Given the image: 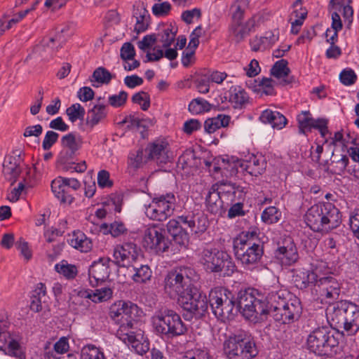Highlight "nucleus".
Here are the masks:
<instances>
[{
  "mask_svg": "<svg viewBox=\"0 0 359 359\" xmlns=\"http://www.w3.org/2000/svg\"><path fill=\"white\" fill-rule=\"evenodd\" d=\"M195 276L194 269L188 266L169 271L164 278V292L171 299H177L184 310L199 316L208 310V304L206 296L194 292Z\"/></svg>",
  "mask_w": 359,
  "mask_h": 359,
  "instance_id": "f257e3e1",
  "label": "nucleus"
},
{
  "mask_svg": "<svg viewBox=\"0 0 359 359\" xmlns=\"http://www.w3.org/2000/svg\"><path fill=\"white\" fill-rule=\"evenodd\" d=\"M266 299L268 301V313L282 324L293 323L302 313L300 300L287 289L278 285L268 290Z\"/></svg>",
  "mask_w": 359,
  "mask_h": 359,
  "instance_id": "f03ea898",
  "label": "nucleus"
},
{
  "mask_svg": "<svg viewBox=\"0 0 359 359\" xmlns=\"http://www.w3.org/2000/svg\"><path fill=\"white\" fill-rule=\"evenodd\" d=\"M304 221L314 232L328 233L341 222L339 210L331 203H318L308 209Z\"/></svg>",
  "mask_w": 359,
  "mask_h": 359,
  "instance_id": "7ed1b4c3",
  "label": "nucleus"
},
{
  "mask_svg": "<svg viewBox=\"0 0 359 359\" xmlns=\"http://www.w3.org/2000/svg\"><path fill=\"white\" fill-rule=\"evenodd\" d=\"M255 231L243 232L233 241V251L236 259L246 269H253L264 254L263 245L255 242Z\"/></svg>",
  "mask_w": 359,
  "mask_h": 359,
  "instance_id": "20e7f679",
  "label": "nucleus"
},
{
  "mask_svg": "<svg viewBox=\"0 0 359 359\" xmlns=\"http://www.w3.org/2000/svg\"><path fill=\"white\" fill-rule=\"evenodd\" d=\"M268 301L258 290L248 287L241 290L236 298L235 314L240 311L247 319L257 320L268 313Z\"/></svg>",
  "mask_w": 359,
  "mask_h": 359,
  "instance_id": "39448f33",
  "label": "nucleus"
},
{
  "mask_svg": "<svg viewBox=\"0 0 359 359\" xmlns=\"http://www.w3.org/2000/svg\"><path fill=\"white\" fill-rule=\"evenodd\" d=\"M61 144L62 149L58 154L57 163L62 170L71 172H84L87 169L86 161L75 163L74 159L78 151L82 148L83 139L82 136L72 132L62 137Z\"/></svg>",
  "mask_w": 359,
  "mask_h": 359,
  "instance_id": "423d86ee",
  "label": "nucleus"
},
{
  "mask_svg": "<svg viewBox=\"0 0 359 359\" xmlns=\"http://www.w3.org/2000/svg\"><path fill=\"white\" fill-rule=\"evenodd\" d=\"M205 222L203 217H196L194 214H189L170 219L166 226L173 241L180 246L185 247L189 240L187 229L194 233L204 232L206 229Z\"/></svg>",
  "mask_w": 359,
  "mask_h": 359,
  "instance_id": "0eeeda50",
  "label": "nucleus"
},
{
  "mask_svg": "<svg viewBox=\"0 0 359 359\" xmlns=\"http://www.w3.org/2000/svg\"><path fill=\"white\" fill-rule=\"evenodd\" d=\"M339 341L334 332L326 326L312 330L307 337L306 348L316 355L332 357L339 350Z\"/></svg>",
  "mask_w": 359,
  "mask_h": 359,
  "instance_id": "6e6552de",
  "label": "nucleus"
},
{
  "mask_svg": "<svg viewBox=\"0 0 359 359\" xmlns=\"http://www.w3.org/2000/svg\"><path fill=\"white\" fill-rule=\"evenodd\" d=\"M223 352L226 359H253L259 353L253 337L246 332L229 336L223 343Z\"/></svg>",
  "mask_w": 359,
  "mask_h": 359,
  "instance_id": "1a4fd4ad",
  "label": "nucleus"
},
{
  "mask_svg": "<svg viewBox=\"0 0 359 359\" xmlns=\"http://www.w3.org/2000/svg\"><path fill=\"white\" fill-rule=\"evenodd\" d=\"M200 263L205 271L222 273L231 276L236 269L231 257L225 251L215 248H206L200 255Z\"/></svg>",
  "mask_w": 359,
  "mask_h": 359,
  "instance_id": "9d476101",
  "label": "nucleus"
},
{
  "mask_svg": "<svg viewBox=\"0 0 359 359\" xmlns=\"http://www.w3.org/2000/svg\"><path fill=\"white\" fill-rule=\"evenodd\" d=\"M207 304H209L216 318L221 320L231 319L235 316V295L226 287H215L211 289Z\"/></svg>",
  "mask_w": 359,
  "mask_h": 359,
  "instance_id": "9b49d317",
  "label": "nucleus"
},
{
  "mask_svg": "<svg viewBox=\"0 0 359 359\" xmlns=\"http://www.w3.org/2000/svg\"><path fill=\"white\" fill-rule=\"evenodd\" d=\"M156 333L166 339H173L187 334L188 327L175 311L165 309L153 318Z\"/></svg>",
  "mask_w": 359,
  "mask_h": 359,
  "instance_id": "f8f14e48",
  "label": "nucleus"
},
{
  "mask_svg": "<svg viewBox=\"0 0 359 359\" xmlns=\"http://www.w3.org/2000/svg\"><path fill=\"white\" fill-rule=\"evenodd\" d=\"M139 323H120L116 332L118 338L130 346L139 355H143L149 350V340L144 332L138 327Z\"/></svg>",
  "mask_w": 359,
  "mask_h": 359,
  "instance_id": "ddd939ff",
  "label": "nucleus"
},
{
  "mask_svg": "<svg viewBox=\"0 0 359 359\" xmlns=\"http://www.w3.org/2000/svg\"><path fill=\"white\" fill-rule=\"evenodd\" d=\"M176 198L173 193L155 196L145 208L146 215L152 220L163 222L170 217L175 210Z\"/></svg>",
  "mask_w": 359,
  "mask_h": 359,
  "instance_id": "4468645a",
  "label": "nucleus"
},
{
  "mask_svg": "<svg viewBox=\"0 0 359 359\" xmlns=\"http://www.w3.org/2000/svg\"><path fill=\"white\" fill-rule=\"evenodd\" d=\"M143 246L156 254L167 252L171 244L165 234V229L158 224L149 225L144 231Z\"/></svg>",
  "mask_w": 359,
  "mask_h": 359,
  "instance_id": "2eb2a0df",
  "label": "nucleus"
},
{
  "mask_svg": "<svg viewBox=\"0 0 359 359\" xmlns=\"http://www.w3.org/2000/svg\"><path fill=\"white\" fill-rule=\"evenodd\" d=\"M144 312L136 304L130 301L120 300L115 302L110 308L109 316L121 323H139Z\"/></svg>",
  "mask_w": 359,
  "mask_h": 359,
  "instance_id": "dca6fc26",
  "label": "nucleus"
},
{
  "mask_svg": "<svg viewBox=\"0 0 359 359\" xmlns=\"http://www.w3.org/2000/svg\"><path fill=\"white\" fill-rule=\"evenodd\" d=\"M81 186L76 178L59 177L52 181L51 190L61 203L71 204L74 200L72 191H77Z\"/></svg>",
  "mask_w": 359,
  "mask_h": 359,
  "instance_id": "f3484780",
  "label": "nucleus"
},
{
  "mask_svg": "<svg viewBox=\"0 0 359 359\" xmlns=\"http://www.w3.org/2000/svg\"><path fill=\"white\" fill-rule=\"evenodd\" d=\"M275 258L282 266H290L299 259V253L293 239L290 236L283 238L278 243L274 252Z\"/></svg>",
  "mask_w": 359,
  "mask_h": 359,
  "instance_id": "a211bd4d",
  "label": "nucleus"
},
{
  "mask_svg": "<svg viewBox=\"0 0 359 359\" xmlns=\"http://www.w3.org/2000/svg\"><path fill=\"white\" fill-rule=\"evenodd\" d=\"M315 290L322 299L330 304L339 298L341 284L332 276H324L319 278Z\"/></svg>",
  "mask_w": 359,
  "mask_h": 359,
  "instance_id": "6ab92c4d",
  "label": "nucleus"
},
{
  "mask_svg": "<svg viewBox=\"0 0 359 359\" xmlns=\"http://www.w3.org/2000/svg\"><path fill=\"white\" fill-rule=\"evenodd\" d=\"M110 262L111 259L108 257H100L93 262L88 269L89 281L92 286L97 285L108 278Z\"/></svg>",
  "mask_w": 359,
  "mask_h": 359,
  "instance_id": "aec40b11",
  "label": "nucleus"
},
{
  "mask_svg": "<svg viewBox=\"0 0 359 359\" xmlns=\"http://www.w3.org/2000/svg\"><path fill=\"white\" fill-rule=\"evenodd\" d=\"M347 300L337 302L327 313V318L330 326L335 330L346 328Z\"/></svg>",
  "mask_w": 359,
  "mask_h": 359,
  "instance_id": "412c9836",
  "label": "nucleus"
},
{
  "mask_svg": "<svg viewBox=\"0 0 359 359\" xmlns=\"http://www.w3.org/2000/svg\"><path fill=\"white\" fill-rule=\"evenodd\" d=\"M235 166L237 170L240 168L242 172L257 177L266 170V162L263 156L252 155L248 160L238 161Z\"/></svg>",
  "mask_w": 359,
  "mask_h": 359,
  "instance_id": "4be33fe9",
  "label": "nucleus"
},
{
  "mask_svg": "<svg viewBox=\"0 0 359 359\" xmlns=\"http://www.w3.org/2000/svg\"><path fill=\"white\" fill-rule=\"evenodd\" d=\"M223 196H226V199L230 201L231 205L228 211V217L234 218L245 215L243 203L241 201L243 196V191L231 186L228 189L223 190Z\"/></svg>",
  "mask_w": 359,
  "mask_h": 359,
  "instance_id": "5701e85b",
  "label": "nucleus"
},
{
  "mask_svg": "<svg viewBox=\"0 0 359 359\" xmlns=\"http://www.w3.org/2000/svg\"><path fill=\"white\" fill-rule=\"evenodd\" d=\"M222 102L227 100L234 109H242L249 102V96L245 90L241 86L235 85L224 93V96H219Z\"/></svg>",
  "mask_w": 359,
  "mask_h": 359,
  "instance_id": "b1692460",
  "label": "nucleus"
},
{
  "mask_svg": "<svg viewBox=\"0 0 359 359\" xmlns=\"http://www.w3.org/2000/svg\"><path fill=\"white\" fill-rule=\"evenodd\" d=\"M22 158L20 155H9L6 156L3 163V172L6 180L13 185L21 173L20 164Z\"/></svg>",
  "mask_w": 359,
  "mask_h": 359,
  "instance_id": "393cba45",
  "label": "nucleus"
},
{
  "mask_svg": "<svg viewBox=\"0 0 359 359\" xmlns=\"http://www.w3.org/2000/svg\"><path fill=\"white\" fill-rule=\"evenodd\" d=\"M223 198H226V196H223V191H218L217 189L213 185L205 197L207 210L211 214L221 215L226 209L224 205Z\"/></svg>",
  "mask_w": 359,
  "mask_h": 359,
  "instance_id": "a878e982",
  "label": "nucleus"
},
{
  "mask_svg": "<svg viewBox=\"0 0 359 359\" xmlns=\"http://www.w3.org/2000/svg\"><path fill=\"white\" fill-rule=\"evenodd\" d=\"M318 279L315 271L306 269L295 270L292 276L295 286L300 290H304L309 286H314L316 288Z\"/></svg>",
  "mask_w": 359,
  "mask_h": 359,
  "instance_id": "bb28decb",
  "label": "nucleus"
},
{
  "mask_svg": "<svg viewBox=\"0 0 359 359\" xmlns=\"http://www.w3.org/2000/svg\"><path fill=\"white\" fill-rule=\"evenodd\" d=\"M324 166L327 170L334 175H341L346 170L348 172L349 158L346 154L332 153L330 162L325 161Z\"/></svg>",
  "mask_w": 359,
  "mask_h": 359,
  "instance_id": "cd10ccee",
  "label": "nucleus"
},
{
  "mask_svg": "<svg viewBox=\"0 0 359 359\" xmlns=\"http://www.w3.org/2000/svg\"><path fill=\"white\" fill-rule=\"evenodd\" d=\"M346 317L345 331L348 335L355 334L359 330V306L347 301Z\"/></svg>",
  "mask_w": 359,
  "mask_h": 359,
  "instance_id": "c85d7f7f",
  "label": "nucleus"
},
{
  "mask_svg": "<svg viewBox=\"0 0 359 359\" xmlns=\"http://www.w3.org/2000/svg\"><path fill=\"white\" fill-rule=\"evenodd\" d=\"M259 120L265 124H270L273 128L277 130L283 128L287 122V118L281 113L269 109L262 112Z\"/></svg>",
  "mask_w": 359,
  "mask_h": 359,
  "instance_id": "c756f323",
  "label": "nucleus"
},
{
  "mask_svg": "<svg viewBox=\"0 0 359 359\" xmlns=\"http://www.w3.org/2000/svg\"><path fill=\"white\" fill-rule=\"evenodd\" d=\"M168 144L165 141L156 140L149 144L147 147L149 158L154 159L160 163H166L168 159L167 147Z\"/></svg>",
  "mask_w": 359,
  "mask_h": 359,
  "instance_id": "7c9ffc66",
  "label": "nucleus"
},
{
  "mask_svg": "<svg viewBox=\"0 0 359 359\" xmlns=\"http://www.w3.org/2000/svg\"><path fill=\"white\" fill-rule=\"evenodd\" d=\"M133 15L136 19L134 30L137 34L145 32L149 27L150 15L142 4L134 6Z\"/></svg>",
  "mask_w": 359,
  "mask_h": 359,
  "instance_id": "2f4dec72",
  "label": "nucleus"
},
{
  "mask_svg": "<svg viewBox=\"0 0 359 359\" xmlns=\"http://www.w3.org/2000/svg\"><path fill=\"white\" fill-rule=\"evenodd\" d=\"M69 243L72 247L81 252H88L93 248L92 241L81 231H74Z\"/></svg>",
  "mask_w": 359,
  "mask_h": 359,
  "instance_id": "473e14b6",
  "label": "nucleus"
},
{
  "mask_svg": "<svg viewBox=\"0 0 359 359\" xmlns=\"http://www.w3.org/2000/svg\"><path fill=\"white\" fill-rule=\"evenodd\" d=\"M107 116V106L103 104L97 103L88 111L86 124L91 128H93L100 122L103 121Z\"/></svg>",
  "mask_w": 359,
  "mask_h": 359,
  "instance_id": "72a5a7b5",
  "label": "nucleus"
},
{
  "mask_svg": "<svg viewBox=\"0 0 359 359\" xmlns=\"http://www.w3.org/2000/svg\"><path fill=\"white\" fill-rule=\"evenodd\" d=\"M328 8L330 11H343V18L344 22H347V27L349 28L353 22V9L350 5H345L344 0H330Z\"/></svg>",
  "mask_w": 359,
  "mask_h": 359,
  "instance_id": "f704fd0d",
  "label": "nucleus"
},
{
  "mask_svg": "<svg viewBox=\"0 0 359 359\" xmlns=\"http://www.w3.org/2000/svg\"><path fill=\"white\" fill-rule=\"evenodd\" d=\"M288 62L286 60L281 59L274 63L270 72L271 74L277 79H283V84L287 85L292 82V79H284L287 77L290 72V68L287 67Z\"/></svg>",
  "mask_w": 359,
  "mask_h": 359,
  "instance_id": "c9c22d12",
  "label": "nucleus"
},
{
  "mask_svg": "<svg viewBox=\"0 0 359 359\" xmlns=\"http://www.w3.org/2000/svg\"><path fill=\"white\" fill-rule=\"evenodd\" d=\"M112 74L104 67H100L93 73L90 81L93 87H99V84H108L112 79Z\"/></svg>",
  "mask_w": 359,
  "mask_h": 359,
  "instance_id": "e433bc0d",
  "label": "nucleus"
},
{
  "mask_svg": "<svg viewBox=\"0 0 359 359\" xmlns=\"http://www.w3.org/2000/svg\"><path fill=\"white\" fill-rule=\"evenodd\" d=\"M112 294L113 291L110 287H104L95 291H86L85 297L91 299L93 302L98 303L109 300L111 298Z\"/></svg>",
  "mask_w": 359,
  "mask_h": 359,
  "instance_id": "4c0bfd02",
  "label": "nucleus"
},
{
  "mask_svg": "<svg viewBox=\"0 0 359 359\" xmlns=\"http://www.w3.org/2000/svg\"><path fill=\"white\" fill-rule=\"evenodd\" d=\"M228 31L229 37L236 43L241 42L248 35L243 23L240 21H232Z\"/></svg>",
  "mask_w": 359,
  "mask_h": 359,
  "instance_id": "58836bf2",
  "label": "nucleus"
},
{
  "mask_svg": "<svg viewBox=\"0 0 359 359\" xmlns=\"http://www.w3.org/2000/svg\"><path fill=\"white\" fill-rule=\"evenodd\" d=\"M132 278L135 283H146L150 280L152 271L148 265L132 266Z\"/></svg>",
  "mask_w": 359,
  "mask_h": 359,
  "instance_id": "ea45409f",
  "label": "nucleus"
},
{
  "mask_svg": "<svg viewBox=\"0 0 359 359\" xmlns=\"http://www.w3.org/2000/svg\"><path fill=\"white\" fill-rule=\"evenodd\" d=\"M55 270L67 279L74 278L78 273L77 268L74 264H70L66 260H62L55 265Z\"/></svg>",
  "mask_w": 359,
  "mask_h": 359,
  "instance_id": "a19ab883",
  "label": "nucleus"
},
{
  "mask_svg": "<svg viewBox=\"0 0 359 359\" xmlns=\"http://www.w3.org/2000/svg\"><path fill=\"white\" fill-rule=\"evenodd\" d=\"M282 217V212L275 206H269L265 208L261 215L262 221L267 224H272L279 222Z\"/></svg>",
  "mask_w": 359,
  "mask_h": 359,
  "instance_id": "79ce46f5",
  "label": "nucleus"
},
{
  "mask_svg": "<svg viewBox=\"0 0 359 359\" xmlns=\"http://www.w3.org/2000/svg\"><path fill=\"white\" fill-rule=\"evenodd\" d=\"M81 359H106L103 351L93 344L84 346L81 351Z\"/></svg>",
  "mask_w": 359,
  "mask_h": 359,
  "instance_id": "37998d69",
  "label": "nucleus"
},
{
  "mask_svg": "<svg viewBox=\"0 0 359 359\" xmlns=\"http://www.w3.org/2000/svg\"><path fill=\"white\" fill-rule=\"evenodd\" d=\"M211 104L205 99L198 97L194 99L189 104V111L193 114H199L209 111Z\"/></svg>",
  "mask_w": 359,
  "mask_h": 359,
  "instance_id": "c03bdc74",
  "label": "nucleus"
},
{
  "mask_svg": "<svg viewBox=\"0 0 359 359\" xmlns=\"http://www.w3.org/2000/svg\"><path fill=\"white\" fill-rule=\"evenodd\" d=\"M297 120L299 124V130L300 133L306 134L311 132V126L313 118L309 111H304L299 114Z\"/></svg>",
  "mask_w": 359,
  "mask_h": 359,
  "instance_id": "a18cd8bd",
  "label": "nucleus"
},
{
  "mask_svg": "<svg viewBox=\"0 0 359 359\" xmlns=\"http://www.w3.org/2000/svg\"><path fill=\"white\" fill-rule=\"evenodd\" d=\"M177 33V29L171 25L163 29L162 32L158 33L160 41L163 43V47L168 48L174 42Z\"/></svg>",
  "mask_w": 359,
  "mask_h": 359,
  "instance_id": "49530a36",
  "label": "nucleus"
},
{
  "mask_svg": "<svg viewBox=\"0 0 359 359\" xmlns=\"http://www.w3.org/2000/svg\"><path fill=\"white\" fill-rule=\"evenodd\" d=\"M66 114L69 117V120L72 123H74L77 120L83 119L86 111L79 103H75L66 109Z\"/></svg>",
  "mask_w": 359,
  "mask_h": 359,
  "instance_id": "de8ad7c7",
  "label": "nucleus"
},
{
  "mask_svg": "<svg viewBox=\"0 0 359 359\" xmlns=\"http://www.w3.org/2000/svg\"><path fill=\"white\" fill-rule=\"evenodd\" d=\"M4 353L19 359H25V353L19 341L13 339L8 342L6 353Z\"/></svg>",
  "mask_w": 359,
  "mask_h": 359,
  "instance_id": "09e8293b",
  "label": "nucleus"
},
{
  "mask_svg": "<svg viewBox=\"0 0 359 359\" xmlns=\"http://www.w3.org/2000/svg\"><path fill=\"white\" fill-rule=\"evenodd\" d=\"M116 248L121 250V252L126 254V256L131 262L136 260L138 255V248L134 243H124L122 245H117Z\"/></svg>",
  "mask_w": 359,
  "mask_h": 359,
  "instance_id": "8fccbe9b",
  "label": "nucleus"
},
{
  "mask_svg": "<svg viewBox=\"0 0 359 359\" xmlns=\"http://www.w3.org/2000/svg\"><path fill=\"white\" fill-rule=\"evenodd\" d=\"M131 100L133 103L140 104L143 111H147L150 107V96L144 91L135 93Z\"/></svg>",
  "mask_w": 359,
  "mask_h": 359,
  "instance_id": "3c124183",
  "label": "nucleus"
},
{
  "mask_svg": "<svg viewBox=\"0 0 359 359\" xmlns=\"http://www.w3.org/2000/svg\"><path fill=\"white\" fill-rule=\"evenodd\" d=\"M246 6V0H236L232 5V8L234 9L232 13V21H240L244 16L245 6Z\"/></svg>",
  "mask_w": 359,
  "mask_h": 359,
  "instance_id": "603ef678",
  "label": "nucleus"
},
{
  "mask_svg": "<svg viewBox=\"0 0 359 359\" xmlns=\"http://www.w3.org/2000/svg\"><path fill=\"white\" fill-rule=\"evenodd\" d=\"M128 165L135 170L140 168L143 163V150L138 149L135 152H130L128 156Z\"/></svg>",
  "mask_w": 359,
  "mask_h": 359,
  "instance_id": "864d4df0",
  "label": "nucleus"
},
{
  "mask_svg": "<svg viewBox=\"0 0 359 359\" xmlns=\"http://www.w3.org/2000/svg\"><path fill=\"white\" fill-rule=\"evenodd\" d=\"M102 229H107V231L109 232L114 237L119 236L126 230L123 223L119 222H114L110 224L109 226L107 224H104L102 225Z\"/></svg>",
  "mask_w": 359,
  "mask_h": 359,
  "instance_id": "5fc2aeb1",
  "label": "nucleus"
},
{
  "mask_svg": "<svg viewBox=\"0 0 359 359\" xmlns=\"http://www.w3.org/2000/svg\"><path fill=\"white\" fill-rule=\"evenodd\" d=\"M83 183L85 196L89 198H92L96 191V184L90 172H88V175L85 177Z\"/></svg>",
  "mask_w": 359,
  "mask_h": 359,
  "instance_id": "6e6d98bb",
  "label": "nucleus"
},
{
  "mask_svg": "<svg viewBox=\"0 0 359 359\" xmlns=\"http://www.w3.org/2000/svg\"><path fill=\"white\" fill-rule=\"evenodd\" d=\"M327 125H328V120L326 118H319L317 119L313 118V120L312 121L311 126V130L312 128L318 130L320 132V135L325 138L326 137V135L329 133Z\"/></svg>",
  "mask_w": 359,
  "mask_h": 359,
  "instance_id": "4d7b16f0",
  "label": "nucleus"
},
{
  "mask_svg": "<svg viewBox=\"0 0 359 359\" xmlns=\"http://www.w3.org/2000/svg\"><path fill=\"white\" fill-rule=\"evenodd\" d=\"M273 81L270 78H263L259 83V90L266 95L276 94L273 85Z\"/></svg>",
  "mask_w": 359,
  "mask_h": 359,
  "instance_id": "13d9d810",
  "label": "nucleus"
},
{
  "mask_svg": "<svg viewBox=\"0 0 359 359\" xmlns=\"http://www.w3.org/2000/svg\"><path fill=\"white\" fill-rule=\"evenodd\" d=\"M340 81L345 86L353 85L356 79L357 76L355 72L351 69H345L339 74Z\"/></svg>",
  "mask_w": 359,
  "mask_h": 359,
  "instance_id": "bf43d9fd",
  "label": "nucleus"
},
{
  "mask_svg": "<svg viewBox=\"0 0 359 359\" xmlns=\"http://www.w3.org/2000/svg\"><path fill=\"white\" fill-rule=\"evenodd\" d=\"M183 359H212L208 350L196 348L186 353Z\"/></svg>",
  "mask_w": 359,
  "mask_h": 359,
  "instance_id": "052dcab7",
  "label": "nucleus"
},
{
  "mask_svg": "<svg viewBox=\"0 0 359 359\" xmlns=\"http://www.w3.org/2000/svg\"><path fill=\"white\" fill-rule=\"evenodd\" d=\"M120 55L121 59L126 62L133 60L135 55L134 46L130 42L124 43L121 48Z\"/></svg>",
  "mask_w": 359,
  "mask_h": 359,
  "instance_id": "680f3d73",
  "label": "nucleus"
},
{
  "mask_svg": "<svg viewBox=\"0 0 359 359\" xmlns=\"http://www.w3.org/2000/svg\"><path fill=\"white\" fill-rule=\"evenodd\" d=\"M128 98V93L126 91H121L118 95H112L109 97V104L114 107L123 106Z\"/></svg>",
  "mask_w": 359,
  "mask_h": 359,
  "instance_id": "e2e57ef3",
  "label": "nucleus"
},
{
  "mask_svg": "<svg viewBox=\"0 0 359 359\" xmlns=\"http://www.w3.org/2000/svg\"><path fill=\"white\" fill-rule=\"evenodd\" d=\"M171 10V5L168 1L161 4H155L152 7L153 14L157 17H162L168 15Z\"/></svg>",
  "mask_w": 359,
  "mask_h": 359,
  "instance_id": "0e129e2a",
  "label": "nucleus"
},
{
  "mask_svg": "<svg viewBox=\"0 0 359 359\" xmlns=\"http://www.w3.org/2000/svg\"><path fill=\"white\" fill-rule=\"evenodd\" d=\"M58 137V133L53 130L47 131L42 142V147L43 150H49L53 147V145L57 141Z\"/></svg>",
  "mask_w": 359,
  "mask_h": 359,
  "instance_id": "69168bd1",
  "label": "nucleus"
},
{
  "mask_svg": "<svg viewBox=\"0 0 359 359\" xmlns=\"http://www.w3.org/2000/svg\"><path fill=\"white\" fill-rule=\"evenodd\" d=\"M349 226L353 236L359 239V208L350 215Z\"/></svg>",
  "mask_w": 359,
  "mask_h": 359,
  "instance_id": "338daca9",
  "label": "nucleus"
},
{
  "mask_svg": "<svg viewBox=\"0 0 359 359\" xmlns=\"http://www.w3.org/2000/svg\"><path fill=\"white\" fill-rule=\"evenodd\" d=\"M109 172L105 170H102L97 174V184L101 188L111 187L112 181L109 178Z\"/></svg>",
  "mask_w": 359,
  "mask_h": 359,
  "instance_id": "774afa93",
  "label": "nucleus"
}]
</instances>
